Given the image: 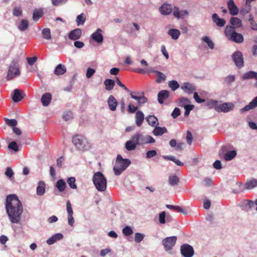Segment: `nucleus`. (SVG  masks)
Masks as SVG:
<instances>
[{"instance_id":"57","label":"nucleus","mask_w":257,"mask_h":257,"mask_svg":"<svg viewBox=\"0 0 257 257\" xmlns=\"http://www.w3.org/2000/svg\"><path fill=\"white\" fill-rule=\"evenodd\" d=\"M73 118V114L72 112L68 111L65 112L63 115V118L65 121L70 120Z\"/></svg>"},{"instance_id":"5","label":"nucleus","mask_w":257,"mask_h":257,"mask_svg":"<svg viewBox=\"0 0 257 257\" xmlns=\"http://www.w3.org/2000/svg\"><path fill=\"white\" fill-rule=\"evenodd\" d=\"M19 61L18 59L13 60L8 69L6 78L8 80H11L13 78L18 77L21 74L20 70Z\"/></svg>"},{"instance_id":"13","label":"nucleus","mask_w":257,"mask_h":257,"mask_svg":"<svg viewBox=\"0 0 257 257\" xmlns=\"http://www.w3.org/2000/svg\"><path fill=\"white\" fill-rule=\"evenodd\" d=\"M227 5L231 15L236 16L238 14L239 10L233 0H229Z\"/></svg>"},{"instance_id":"24","label":"nucleus","mask_w":257,"mask_h":257,"mask_svg":"<svg viewBox=\"0 0 257 257\" xmlns=\"http://www.w3.org/2000/svg\"><path fill=\"white\" fill-rule=\"evenodd\" d=\"M66 72V67L65 65L59 64L55 68L54 73L56 75H62Z\"/></svg>"},{"instance_id":"42","label":"nucleus","mask_w":257,"mask_h":257,"mask_svg":"<svg viewBox=\"0 0 257 257\" xmlns=\"http://www.w3.org/2000/svg\"><path fill=\"white\" fill-rule=\"evenodd\" d=\"M163 158L165 160H171V161L174 162L178 166H182L183 165V163H182L179 160L177 159L174 156H164Z\"/></svg>"},{"instance_id":"44","label":"nucleus","mask_w":257,"mask_h":257,"mask_svg":"<svg viewBox=\"0 0 257 257\" xmlns=\"http://www.w3.org/2000/svg\"><path fill=\"white\" fill-rule=\"evenodd\" d=\"M29 26L28 21L26 20H22L18 26L19 29L21 31L26 30Z\"/></svg>"},{"instance_id":"32","label":"nucleus","mask_w":257,"mask_h":257,"mask_svg":"<svg viewBox=\"0 0 257 257\" xmlns=\"http://www.w3.org/2000/svg\"><path fill=\"white\" fill-rule=\"evenodd\" d=\"M104 84L105 86L106 90L110 91L113 88L115 82L112 79H106L104 82Z\"/></svg>"},{"instance_id":"35","label":"nucleus","mask_w":257,"mask_h":257,"mask_svg":"<svg viewBox=\"0 0 257 257\" xmlns=\"http://www.w3.org/2000/svg\"><path fill=\"white\" fill-rule=\"evenodd\" d=\"M137 144L134 142L133 139L127 141L125 143V148L127 150L131 151L136 149Z\"/></svg>"},{"instance_id":"63","label":"nucleus","mask_w":257,"mask_h":257,"mask_svg":"<svg viewBox=\"0 0 257 257\" xmlns=\"http://www.w3.org/2000/svg\"><path fill=\"white\" fill-rule=\"evenodd\" d=\"M184 109L185 110L184 116H187L189 114L191 110L193 109V104L185 105Z\"/></svg>"},{"instance_id":"34","label":"nucleus","mask_w":257,"mask_h":257,"mask_svg":"<svg viewBox=\"0 0 257 257\" xmlns=\"http://www.w3.org/2000/svg\"><path fill=\"white\" fill-rule=\"evenodd\" d=\"M256 187H257V180L255 179H252L245 184V188L247 190L252 189Z\"/></svg>"},{"instance_id":"55","label":"nucleus","mask_w":257,"mask_h":257,"mask_svg":"<svg viewBox=\"0 0 257 257\" xmlns=\"http://www.w3.org/2000/svg\"><path fill=\"white\" fill-rule=\"evenodd\" d=\"M145 236V235L140 233H136L135 234V240L136 242L140 243L143 240Z\"/></svg>"},{"instance_id":"51","label":"nucleus","mask_w":257,"mask_h":257,"mask_svg":"<svg viewBox=\"0 0 257 257\" xmlns=\"http://www.w3.org/2000/svg\"><path fill=\"white\" fill-rule=\"evenodd\" d=\"M190 102L189 99L185 97H181L179 99L178 105L181 107H185V105H188V103Z\"/></svg>"},{"instance_id":"11","label":"nucleus","mask_w":257,"mask_h":257,"mask_svg":"<svg viewBox=\"0 0 257 257\" xmlns=\"http://www.w3.org/2000/svg\"><path fill=\"white\" fill-rule=\"evenodd\" d=\"M139 93L136 92H131V97L137 101V104L139 106L147 101V98L144 95H138Z\"/></svg>"},{"instance_id":"15","label":"nucleus","mask_w":257,"mask_h":257,"mask_svg":"<svg viewBox=\"0 0 257 257\" xmlns=\"http://www.w3.org/2000/svg\"><path fill=\"white\" fill-rule=\"evenodd\" d=\"M82 32L80 29H75L69 33V39L71 40H76L80 38L81 36Z\"/></svg>"},{"instance_id":"6","label":"nucleus","mask_w":257,"mask_h":257,"mask_svg":"<svg viewBox=\"0 0 257 257\" xmlns=\"http://www.w3.org/2000/svg\"><path fill=\"white\" fill-rule=\"evenodd\" d=\"M226 149L227 147L223 146L221 150V152L219 153V156L220 157H223L225 161H230L236 156V152L231 151L223 154L226 151Z\"/></svg>"},{"instance_id":"58","label":"nucleus","mask_w":257,"mask_h":257,"mask_svg":"<svg viewBox=\"0 0 257 257\" xmlns=\"http://www.w3.org/2000/svg\"><path fill=\"white\" fill-rule=\"evenodd\" d=\"M8 148L14 150L15 152L19 151L18 146L16 142H12L9 144Z\"/></svg>"},{"instance_id":"43","label":"nucleus","mask_w":257,"mask_h":257,"mask_svg":"<svg viewBox=\"0 0 257 257\" xmlns=\"http://www.w3.org/2000/svg\"><path fill=\"white\" fill-rule=\"evenodd\" d=\"M43 37L44 39L49 40L51 39V30L49 28H45L42 32Z\"/></svg>"},{"instance_id":"29","label":"nucleus","mask_w":257,"mask_h":257,"mask_svg":"<svg viewBox=\"0 0 257 257\" xmlns=\"http://www.w3.org/2000/svg\"><path fill=\"white\" fill-rule=\"evenodd\" d=\"M146 119L151 126H155L159 124L158 118L154 115H149L146 118Z\"/></svg>"},{"instance_id":"64","label":"nucleus","mask_w":257,"mask_h":257,"mask_svg":"<svg viewBox=\"0 0 257 257\" xmlns=\"http://www.w3.org/2000/svg\"><path fill=\"white\" fill-rule=\"evenodd\" d=\"M95 71L94 69L91 68L90 67L87 69L86 76L87 78H90L91 76L94 74Z\"/></svg>"},{"instance_id":"17","label":"nucleus","mask_w":257,"mask_h":257,"mask_svg":"<svg viewBox=\"0 0 257 257\" xmlns=\"http://www.w3.org/2000/svg\"><path fill=\"white\" fill-rule=\"evenodd\" d=\"M212 19L213 22L219 27H223L226 24V21L222 18H220L218 15L214 13L212 16Z\"/></svg>"},{"instance_id":"56","label":"nucleus","mask_w":257,"mask_h":257,"mask_svg":"<svg viewBox=\"0 0 257 257\" xmlns=\"http://www.w3.org/2000/svg\"><path fill=\"white\" fill-rule=\"evenodd\" d=\"M248 21L250 22L251 28L253 30H257V24L254 22L252 15H249Z\"/></svg>"},{"instance_id":"25","label":"nucleus","mask_w":257,"mask_h":257,"mask_svg":"<svg viewBox=\"0 0 257 257\" xmlns=\"http://www.w3.org/2000/svg\"><path fill=\"white\" fill-rule=\"evenodd\" d=\"M52 99V96L50 93L44 94L41 97V100L43 106H48Z\"/></svg>"},{"instance_id":"14","label":"nucleus","mask_w":257,"mask_h":257,"mask_svg":"<svg viewBox=\"0 0 257 257\" xmlns=\"http://www.w3.org/2000/svg\"><path fill=\"white\" fill-rule=\"evenodd\" d=\"M233 108L234 105L232 103H224L221 104H218L217 111L225 112L232 110Z\"/></svg>"},{"instance_id":"30","label":"nucleus","mask_w":257,"mask_h":257,"mask_svg":"<svg viewBox=\"0 0 257 257\" xmlns=\"http://www.w3.org/2000/svg\"><path fill=\"white\" fill-rule=\"evenodd\" d=\"M181 89L186 93L191 94L193 93V87L189 83H184L181 86Z\"/></svg>"},{"instance_id":"60","label":"nucleus","mask_w":257,"mask_h":257,"mask_svg":"<svg viewBox=\"0 0 257 257\" xmlns=\"http://www.w3.org/2000/svg\"><path fill=\"white\" fill-rule=\"evenodd\" d=\"M212 180L209 178H205L203 181V185L206 187H210L212 185Z\"/></svg>"},{"instance_id":"18","label":"nucleus","mask_w":257,"mask_h":257,"mask_svg":"<svg viewBox=\"0 0 257 257\" xmlns=\"http://www.w3.org/2000/svg\"><path fill=\"white\" fill-rule=\"evenodd\" d=\"M132 139L134 142L136 143L137 145L146 144V137H144L142 134H136L132 137Z\"/></svg>"},{"instance_id":"7","label":"nucleus","mask_w":257,"mask_h":257,"mask_svg":"<svg viewBox=\"0 0 257 257\" xmlns=\"http://www.w3.org/2000/svg\"><path fill=\"white\" fill-rule=\"evenodd\" d=\"M72 142L79 150H83L85 147V138L81 135H76L72 138Z\"/></svg>"},{"instance_id":"36","label":"nucleus","mask_w":257,"mask_h":257,"mask_svg":"<svg viewBox=\"0 0 257 257\" xmlns=\"http://www.w3.org/2000/svg\"><path fill=\"white\" fill-rule=\"evenodd\" d=\"M168 34L171 36L173 39L176 40L179 37L180 32L177 29H172L169 30Z\"/></svg>"},{"instance_id":"41","label":"nucleus","mask_w":257,"mask_h":257,"mask_svg":"<svg viewBox=\"0 0 257 257\" xmlns=\"http://www.w3.org/2000/svg\"><path fill=\"white\" fill-rule=\"evenodd\" d=\"M4 120L5 123L9 126L12 127V128L16 126L18 124V121L15 119H10L8 118H5Z\"/></svg>"},{"instance_id":"53","label":"nucleus","mask_w":257,"mask_h":257,"mask_svg":"<svg viewBox=\"0 0 257 257\" xmlns=\"http://www.w3.org/2000/svg\"><path fill=\"white\" fill-rule=\"evenodd\" d=\"M122 233L125 236H129L133 233V231L130 226H126L122 229Z\"/></svg>"},{"instance_id":"52","label":"nucleus","mask_w":257,"mask_h":257,"mask_svg":"<svg viewBox=\"0 0 257 257\" xmlns=\"http://www.w3.org/2000/svg\"><path fill=\"white\" fill-rule=\"evenodd\" d=\"M202 40L207 44L208 47L210 49H214V44L213 42V41L212 40H211L208 37H207V36L203 37L202 38Z\"/></svg>"},{"instance_id":"61","label":"nucleus","mask_w":257,"mask_h":257,"mask_svg":"<svg viewBox=\"0 0 257 257\" xmlns=\"http://www.w3.org/2000/svg\"><path fill=\"white\" fill-rule=\"evenodd\" d=\"M13 15L15 16L19 17L22 15V11L20 7H15L13 9Z\"/></svg>"},{"instance_id":"50","label":"nucleus","mask_w":257,"mask_h":257,"mask_svg":"<svg viewBox=\"0 0 257 257\" xmlns=\"http://www.w3.org/2000/svg\"><path fill=\"white\" fill-rule=\"evenodd\" d=\"M140 106L138 104L135 106L133 103L130 102L128 105L127 111L130 113H133L138 109Z\"/></svg>"},{"instance_id":"19","label":"nucleus","mask_w":257,"mask_h":257,"mask_svg":"<svg viewBox=\"0 0 257 257\" xmlns=\"http://www.w3.org/2000/svg\"><path fill=\"white\" fill-rule=\"evenodd\" d=\"M23 94L21 90L18 89H15L14 90V92L12 95V99L14 102H19L21 101L23 99Z\"/></svg>"},{"instance_id":"27","label":"nucleus","mask_w":257,"mask_h":257,"mask_svg":"<svg viewBox=\"0 0 257 257\" xmlns=\"http://www.w3.org/2000/svg\"><path fill=\"white\" fill-rule=\"evenodd\" d=\"M230 23L233 27V30L235 28H238L241 26L242 22L238 18L233 17L231 18L230 20Z\"/></svg>"},{"instance_id":"23","label":"nucleus","mask_w":257,"mask_h":257,"mask_svg":"<svg viewBox=\"0 0 257 257\" xmlns=\"http://www.w3.org/2000/svg\"><path fill=\"white\" fill-rule=\"evenodd\" d=\"M136 123L138 126H141L144 120L145 116L141 111H137L135 115Z\"/></svg>"},{"instance_id":"45","label":"nucleus","mask_w":257,"mask_h":257,"mask_svg":"<svg viewBox=\"0 0 257 257\" xmlns=\"http://www.w3.org/2000/svg\"><path fill=\"white\" fill-rule=\"evenodd\" d=\"M153 72L157 74L158 78L156 80V82L158 83H161L162 81H165L166 80V77L164 74L160 71L155 70Z\"/></svg>"},{"instance_id":"3","label":"nucleus","mask_w":257,"mask_h":257,"mask_svg":"<svg viewBox=\"0 0 257 257\" xmlns=\"http://www.w3.org/2000/svg\"><path fill=\"white\" fill-rule=\"evenodd\" d=\"M131 164L128 159H123L121 155H118L116 162L113 167L114 174L116 176L120 175Z\"/></svg>"},{"instance_id":"59","label":"nucleus","mask_w":257,"mask_h":257,"mask_svg":"<svg viewBox=\"0 0 257 257\" xmlns=\"http://www.w3.org/2000/svg\"><path fill=\"white\" fill-rule=\"evenodd\" d=\"M186 140L188 144L191 145L193 140V135L190 131H187Z\"/></svg>"},{"instance_id":"54","label":"nucleus","mask_w":257,"mask_h":257,"mask_svg":"<svg viewBox=\"0 0 257 257\" xmlns=\"http://www.w3.org/2000/svg\"><path fill=\"white\" fill-rule=\"evenodd\" d=\"M166 207L168 209L173 210L176 212H183V209L181 207L178 206H174L172 205L167 204Z\"/></svg>"},{"instance_id":"8","label":"nucleus","mask_w":257,"mask_h":257,"mask_svg":"<svg viewBox=\"0 0 257 257\" xmlns=\"http://www.w3.org/2000/svg\"><path fill=\"white\" fill-rule=\"evenodd\" d=\"M177 240L176 236H170L165 238L163 240V244L165 250H169L171 249L175 245Z\"/></svg>"},{"instance_id":"48","label":"nucleus","mask_w":257,"mask_h":257,"mask_svg":"<svg viewBox=\"0 0 257 257\" xmlns=\"http://www.w3.org/2000/svg\"><path fill=\"white\" fill-rule=\"evenodd\" d=\"M251 10V5L250 4H246L241 9L240 13L242 15L247 14Z\"/></svg>"},{"instance_id":"31","label":"nucleus","mask_w":257,"mask_h":257,"mask_svg":"<svg viewBox=\"0 0 257 257\" xmlns=\"http://www.w3.org/2000/svg\"><path fill=\"white\" fill-rule=\"evenodd\" d=\"M254 78L257 80V72L250 71L244 74L242 76L243 80Z\"/></svg>"},{"instance_id":"12","label":"nucleus","mask_w":257,"mask_h":257,"mask_svg":"<svg viewBox=\"0 0 257 257\" xmlns=\"http://www.w3.org/2000/svg\"><path fill=\"white\" fill-rule=\"evenodd\" d=\"M173 11V7L171 5L166 3H164L160 8L159 12L164 16H167L171 13Z\"/></svg>"},{"instance_id":"39","label":"nucleus","mask_w":257,"mask_h":257,"mask_svg":"<svg viewBox=\"0 0 257 257\" xmlns=\"http://www.w3.org/2000/svg\"><path fill=\"white\" fill-rule=\"evenodd\" d=\"M43 12L41 10H36L34 11L33 14V19L34 21H38L41 18L43 17Z\"/></svg>"},{"instance_id":"2","label":"nucleus","mask_w":257,"mask_h":257,"mask_svg":"<svg viewBox=\"0 0 257 257\" xmlns=\"http://www.w3.org/2000/svg\"><path fill=\"white\" fill-rule=\"evenodd\" d=\"M96 189L100 192H104L106 189L107 180L104 175L100 172L95 173L92 178Z\"/></svg>"},{"instance_id":"62","label":"nucleus","mask_w":257,"mask_h":257,"mask_svg":"<svg viewBox=\"0 0 257 257\" xmlns=\"http://www.w3.org/2000/svg\"><path fill=\"white\" fill-rule=\"evenodd\" d=\"M66 209L68 212V215H73V211L72 208L71 204L70 201H67L66 202Z\"/></svg>"},{"instance_id":"33","label":"nucleus","mask_w":257,"mask_h":257,"mask_svg":"<svg viewBox=\"0 0 257 257\" xmlns=\"http://www.w3.org/2000/svg\"><path fill=\"white\" fill-rule=\"evenodd\" d=\"M218 103L217 100H209L206 102L205 106L208 109L214 108L217 111Z\"/></svg>"},{"instance_id":"38","label":"nucleus","mask_w":257,"mask_h":257,"mask_svg":"<svg viewBox=\"0 0 257 257\" xmlns=\"http://www.w3.org/2000/svg\"><path fill=\"white\" fill-rule=\"evenodd\" d=\"M66 185V183L63 180L60 179L57 182L56 186L60 192H63L65 189Z\"/></svg>"},{"instance_id":"16","label":"nucleus","mask_w":257,"mask_h":257,"mask_svg":"<svg viewBox=\"0 0 257 257\" xmlns=\"http://www.w3.org/2000/svg\"><path fill=\"white\" fill-rule=\"evenodd\" d=\"M173 14L174 17L178 19L180 18L183 19L188 15V12L187 10L179 11L178 8L175 7L173 12Z\"/></svg>"},{"instance_id":"20","label":"nucleus","mask_w":257,"mask_h":257,"mask_svg":"<svg viewBox=\"0 0 257 257\" xmlns=\"http://www.w3.org/2000/svg\"><path fill=\"white\" fill-rule=\"evenodd\" d=\"M102 30L100 29H97L96 31L93 33L92 35V38L96 42L101 43L103 40V36L101 34Z\"/></svg>"},{"instance_id":"4","label":"nucleus","mask_w":257,"mask_h":257,"mask_svg":"<svg viewBox=\"0 0 257 257\" xmlns=\"http://www.w3.org/2000/svg\"><path fill=\"white\" fill-rule=\"evenodd\" d=\"M224 34L228 39L236 43H241L243 42L244 39L242 34L236 32L232 26H227L224 31Z\"/></svg>"},{"instance_id":"26","label":"nucleus","mask_w":257,"mask_h":257,"mask_svg":"<svg viewBox=\"0 0 257 257\" xmlns=\"http://www.w3.org/2000/svg\"><path fill=\"white\" fill-rule=\"evenodd\" d=\"M63 237V235L62 234L58 233H56L55 235H53L52 237L49 238L47 240V244L51 245L55 243L58 240H59Z\"/></svg>"},{"instance_id":"47","label":"nucleus","mask_w":257,"mask_h":257,"mask_svg":"<svg viewBox=\"0 0 257 257\" xmlns=\"http://www.w3.org/2000/svg\"><path fill=\"white\" fill-rule=\"evenodd\" d=\"M86 20L85 16L84 14L82 13L80 15H79L76 20V22L77 23V25L78 26H80L83 25Z\"/></svg>"},{"instance_id":"28","label":"nucleus","mask_w":257,"mask_h":257,"mask_svg":"<svg viewBox=\"0 0 257 257\" xmlns=\"http://www.w3.org/2000/svg\"><path fill=\"white\" fill-rule=\"evenodd\" d=\"M167 133V130L165 127L156 126L153 131L154 136H161L163 134Z\"/></svg>"},{"instance_id":"46","label":"nucleus","mask_w":257,"mask_h":257,"mask_svg":"<svg viewBox=\"0 0 257 257\" xmlns=\"http://www.w3.org/2000/svg\"><path fill=\"white\" fill-rule=\"evenodd\" d=\"M168 85L172 91H175L177 89L180 85L176 80H171L168 82Z\"/></svg>"},{"instance_id":"37","label":"nucleus","mask_w":257,"mask_h":257,"mask_svg":"<svg viewBox=\"0 0 257 257\" xmlns=\"http://www.w3.org/2000/svg\"><path fill=\"white\" fill-rule=\"evenodd\" d=\"M45 191V184L43 182H40L37 187V194L38 195H42Z\"/></svg>"},{"instance_id":"22","label":"nucleus","mask_w":257,"mask_h":257,"mask_svg":"<svg viewBox=\"0 0 257 257\" xmlns=\"http://www.w3.org/2000/svg\"><path fill=\"white\" fill-rule=\"evenodd\" d=\"M169 95V91L167 90H161L158 94V100L160 103L162 104L165 99Z\"/></svg>"},{"instance_id":"49","label":"nucleus","mask_w":257,"mask_h":257,"mask_svg":"<svg viewBox=\"0 0 257 257\" xmlns=\"http://www.w3.org/2000/svg\"><path fill=\"white\" fill-rule=\"evenodd\" d=\"M76 179L74 177L68 178L67 182L69 184L70 187L72 189H75L77 188V185L75 183Z\"/></svg>"},{"instance_id":"9","label":"nucleus","mask_w":257,"mask_h":257,"mask_svg":"<svg viewBox=\"0 0 257 257\" xmlns=\"http://www.w3.org/2000/svg\"><path fill=\"white\" fill-rule=\"evenodd\" d=\"M232 59L235 65L239 68H241L244 65V61L242 53L236 51L232 55Z\"/></svg>"},{"instance_id":"10","label":"nucleus","mask_w":257,"mask_h":257,"mask_svg":"<svg viewBox=\"0 0 257 257\" xmlns=\"http://www.w3.org/2000/svg\"><path fill=\"white\" fill-rule=\"evenodd\" d=\"M181 252L184 257H191L193 255V247L187 244H183L181 246Z\"/></svg>"},{"instance_id":"1","label":"nucleus","mask_w":257,"mask_h":257,"mask_svg":"<svg viewBox=\"0 0 257 257\" xmlns=\"http://www.w3.org/2000/svg\"><path fill=\"white\" fill-rule=\"evenodd\" d=\"M6 209L11 221L18 223L21 220V216L23 211L21 202L15 194H10L6 198Z\"/></svg>"},{"instance_id":"21","label":"nucleus","mask_w":257,"mask_h":257,"mask_svg":"<svg viewBox=\"0 0 257 257\" xmlns=\"http://www.w3.org/2000/svg\"><path fill=\"white\" fill-rule=\"evenodd\" d=\"M107 103L109 108L111 111H114L116 110V108L117 105V101L113 95L109 96L107 100Z\"/></svg>"},{"instance_id":"40","label":"nucleus","mask_w":257,"mask_h":257,"mask_svg":"<svg viewBox=\"0 0 257 257\" xmlns=\"http://www.w3.org/2000/svg\"><path fill=\"white\" fill-rule=\"evenodd\" d=\"M179 181V178L175 175H171L169 178V182L171 186L178 184Z\"/></svg>"}]
</instances>
